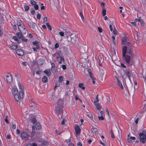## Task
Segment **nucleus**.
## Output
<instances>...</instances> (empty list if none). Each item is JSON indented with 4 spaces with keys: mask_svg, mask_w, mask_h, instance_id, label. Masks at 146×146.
Instances as JSON below:
<instances>
[{
    "mask_svg": "<svg viewBox=\"0 0 146 146\" xmlns=\"http://www.w3.org/2000/svg\"><path fill=\"white\" fill-rule=\"evenodd\" d=\"M18 85L19 89L21 90L19 92L17 88L14 86L12 90V92L13 95L14 96L15 100L18 103L20 104V101L23 98L24 94L23 90H24V88L21 86V83H18Z\"/></svg>",
    "mask_w": 146,
    "mask_h": 146,
    "instance_id": "f257e3e1",
    "label": "nucleus"
},
{
    "mask_svg": "<svg viewBox=\"0 0 146 146\" xmlns=\"http://www.w3.org/2000/svg\"><path fill=\"white\" fill-rule=\"evenodd\" d=\"M122 52L123 57L126 63L129 65L131 66L133 63L132 58L134 56L132 52H125V51Z\"/></svg>",
    "mask_w": 146,
    "mask_h": 146,
    "instance_id": "f03ea898",
    "label": "nucleus"
},
{
    "mask_svg": "<svg viewBox=\"0 0 146 146\" xmlns=\"http://www.w3.org/2000/svg\"><path fill=\"white\" fill-rule=\"evenodd\" d=\"M65 35L68 42H71L73 43H75L77 41L78 39L76 35L72 34L69 31H66Z\"/></svg>",
    "mask_w": 146,
    "mask_h": 146,
    "instance_id": "7ed1b4c3",
    "label": "nucleus"
},
{
    "mask_svg": "<svg viewBox=\"0 0 146 146\" xmlns=\"http://www.w3.org/2000/svg\"><path fill=\"white\" fill-rule=\"evenodd\" d=\"M62 101L59 100L57 102V106L55 107V110L56 112L58 114H62L63 111Z\"/></svg>",
    "mask_w": 146,
    "mask_h": 146,
    "instance_id": "20e7f679",
    "label": "nucleus"
},
{
    "mask_svg": "<svg viewBox=\"0 0 146 146\" xmlns=\"http://www.w3.org/2000/svg\"><path fill=\"white\" fill-rule=\"evenodd\" d=\"M124 45L125 46L123 47L122 52H123V50H125V52H132V44L129 42H127Z\"/></svg>",
    "mask_w": 146,
    "mask_h": 146,
    "instance_id": "39448f33",
    "label": "nucleus"
},
{
    "mask_svg": "<svg viewBox=\"0 0 146 146\" xmlns=\"http://www.w3.org/2000/svg\"><path fill=\"white\" fill-rule=\"evenodd\" d=\"M139 135L140 136V142L142 143H145L146 141V132L145 130H143L142 132L140 133H139Z\"/></svg>",
    "mask_w": 146,
    "mask_h": 146,
    "instance_id": "423d86ee",
    "label": "nucleus"
},
{
    "mask_svg": "<svg viewBox=\"0 0 146 146\" xmlns=\"http://www.w3.org/2000/svg\"><path fill=\"white\" fill-rule=\"evenodd\" d=\"M100 75L103 77L104 75L106 73L105 68L103 66H101L99 68Z\"/></svg>",
    "mask_w": 146,
    "mask_h": 146,
    "instance_id": "0eeeda50",
    "label": "nucleus"
},
{
    "mask_svg": "<svg viewBox=\"0 0 146 146\" xmlns=\"http://www.w3.org/2000/svg\"><path fill=\"white\" fill-rule=\"evenodd\" d=\"M21 136L22 139H24L26 138H29V135L26 132H22L21 134Z\"/></svg>",
    "mask_w": 146,
    "mask_h": 146,
    "instance_id": "6e6552de",
    "label": "nucleus"
},
{
    "mask_svg": "<svg viewBox=\"0 0 146 146\" xmlns=\"http://www.w3.org/2000/svg\"><path fill=\"white\" fill-rule=\"evenodd\" d=\"M75 131L76 134L79 136L80 134L81 129L78 125H76L75 127Z\"/></svg>",
    "mask_w": 146,
    "mask_h": 146,
    "instance_id": "1a4fd4ad",
    "label": "nucleus"
},
{
    "mask_svg": "<svg viewBox=\"0 0 146 146\" xmlns=\"http://www.w3.org/2000/svg\"><path fill=\"white\" fill-rule=\"evenodd\" d=\"M7 82L9 83H11L12 82V77L11 74H9L6 76Z\"/></svg>",
    "mask_w": 146,
    "mask_h": 146,
    "instance_id": "9d476101",
    "label": "nucleus"
},
{
    "mask_svg": "<svg viewBox=\"0 0 146 146\" xmlns=\"http://www.w3.org/2000/svg\"><path fill=\"white\" fill-rule=\"evenodd\" d=\"M52 65L51 67V70L52 72L55 73L57 69L55 68V65L54 63H51Z\"/></svg>",
    "mask_w": 146,
    "mask_h": 146,
    "instance_id": "9b49d317",
    "label": "nucleus"
},
{
    "mask_svg": "<svg viewBox=\"0 0 146 146\" xmlns=\"http://www.w3.org/2000/svg\"><path fill=\"white\" fill-rule=\"evenodd\" d=\"M17 53L19 56H22L24 55V52L20 49H18L16 51Z\"/></svg>",
    "mask_w": 146,
    "mask_h": 146,
    "instance_id": "f8f14e48",
    "label": "nucleus"
},
{
    "mask_svg": "<svg viewBox=\"0 0 146 146\" xmlns=\"http://www.w3.org/2000/svg\"><path fill=\"white\" fill-rule=\"evenodd\" d=\"M127 38L125 36H123L121 38V44L124 45V44L127 42L128 41H127Z\"/></svg>",
    "mask_w": 146,
    "mask_h": 146,
    "instance_id": "ddd939ff",
    "label": "nucleus"
},
{
    "mask_svg": "<svg viewBox=\"0 0 146 146\" xmlns=\"http://www.w3.org/2000/svg\"><path fill=\"white\" fill-rule=\"evenodd\" d=\"M125 73L126 76H127L130 79V77L131 76L130 71L129 70L126 69L125 71Z\"/></svg>",
    "mask_w": 146,
    "mask_h": 146,
    "instance_id": "4468645a",
    "label": "nucleus"
},
{
    "mask_svg": "<svg viewBox=\"0 0 146 146\" xmlns=\"http://www.w3.org/2000/svg\"><path fill=\"white\" fill-rule=\"evenodd\" d=\"M44 72L48 76H50L51 74V73L50 69L45 70L44 71Z\"/></svg>",
    "mask_w": 146,
    "mask_h": 146,
    "instance_id": "2eb2a0df",
    "label": "nucleus"
},
{
    "mask_svg": "<svg viewBox=\"0 0 146 146\" xmlns=\"http://www.w3.org/2000/svg\"><path fill=\"white\" fill-rule=\"evenodd\" d=\"M94 104L96 107V109L98 110H100L102 107L100 106V103H98V102L94 103Z\"/></svg>",
    "mask_w": 146,
    "mask_h": 146,
    "instance_id": "dca6fc26",
    "label": "nucleus"
},
{
    "mask_svg": "<svg viewBox=\"0 0 146 146\" xmlns=\"http://www.w3.org/2000/svg\"><path fill=\"white\" fill-rule=\"evenodd\" d=\"M22 33L20 32H19L16 33V35L17 36V37L21 39H23V36L22 35Z\"/></svg>",
    "mask_w": 146,
    "mask_h": 146,
    "instance_id": "f3484780",
    "label": "nucleus"
},
{
    "mask_svg": "<svg viewBox=\"0 0 146 146\" xmlns=\"http://www.w3.org/2000/svg\"><path fill=\"white\" fill-rule=\"evenodd\" d=\"M117 84L122 89H123V87L122 84L121 82L119 81V79L118 78H117Z\"/></svg>",
    "mask_w": 146,
    "mask_h": 146,
    "instance_id": "a211bd4d",
    "label": "nucleus"
},
{
    "mask_svg": "<svg viewBox=\"0 0 146 146\" xmlns=\"http://www.w3.org/2000/svg\"><path fill=\"white\" fill-rule=\"evenodd\" d=\"M35 126L36 129H39L41 128V126L39 123H36Z\"/></svg>",
    "mask_w": 146,
    "mask_h": 146,
    "instance_id": "6ab92c4d",
    "label": "nucleus"
},
{
    "mask_svg": "<svg viewBox=\"0 0 146 146\" xmlns=\"http://www.w3.org/2000/svg\"><path fill=\"white\" fill-rule=\"evenodd\" d=\"M17 21V25L18 27H19V26H20L21 25L22 26L23 25V24L22 23L20 19H18Z\"/></svg>",
    "mask_w": 146,
    "mask_h": 146,
    "instance_id": "aec40b11",
    "label": "nucleus"
},
{
    "mask_svg": "<svg viewBox=\"0 0 146 146\" xmlns=\"http://www.w3.org/2000/svg\"><path fill=\"white\" fill-rule=\"evenodd\" d=\"M42 82L44 83H46L48 81L47 78L46 76H44L42 78Z\"/></svg>",
    "mask_w": 146,
    "mask_h": 146,
    "instance_id": "412c9836",
    "label": "nucleus"
},
{
    "mask_svg": "<svg viewBox=\"0 0 146 146\" xmlns=\"http://www.w3.org/2000/svg\"><path fill=\"white\" fill-rule=\"evenodd\" d=\"M88 73L90 74V77H91L92 80H93V77L92 76L93 74L91 72V69H88Z\"/></svg>",
    "mask_w": 146,
    "mask_h": 146,
    "instance_id": "4be33fe9",
    "label": "nucleus"
},
{
    "mask_svg": "<svg viewBox=\"0 0 146 146\" xmlns=\"http://www.w3.org/2000/svg\"><path fill=\"white\" fill-rule=\"evenodd\" d=\"M18 28L19 29V30L20 31H21V29L22 30H23L25 31V26L24 25H21L20 26H19V27H18Z\"/></svg>",
    "mask_w": 146,
    "mask_h": 146,
    "instance_id": "5701e85b",
    "label": "nucleus"
},
{
    "mask_svg": "<svg viewBox=\"0 0 146 146\" xmlns=\"http://www.w3.org/2000/svg\"><path fill=\"white\" fill-rule=\"evenodd\" d=\"M91 131L93 133H96L98 132V129L97 128H93L91 129Z\"/></svg>",
    "mask_w": 146,
    "mask_h": 146,
    "instance_id": "b1692460",
    "label": "nucleus"
},
{
    "mask_svg": "<svg viewBox=\"0 0 146 146\" xmlns=\"http://www.w3.org/2000/svg\"><path fill=\"white\" fill-rule=\"evenodd\" d=\"M116 136H117V137L120 138L121 137V132L120 133L119 131V130H117V132L116 134Z\"/></svg>",
    "mask_w": 146,
    "mask_h": 146,
    "instance_id": "393cba45",
    "label": "nucleus"
},
{
    "mask_svg": "<svg viewBox=\"0 0 146 146\" xmlns=\"http://www.w3.org/2000/svg\"><path fill=\"white\" fill-rule=\"evenodd\" d=\"M33 128H34L33 126L32 127L33 130L31 134V137H33L35 133V130L34 128L33 129Z\"/></svg>",
    "mask_w": 146,
    "mask_h": 146,
    "instance_id": "a878e982",
    "label": "nucleus"
},
{
    "mask_svg": "<svg viewBox=\"0 0 146 146\" xmlns=\"http://www.w3.org/2000/svg\"><path fill=\"white\" fill-rule=\"evenodd\" d=\"M29 26L32 28H35V25L33 22H29Z\"/></svg>",
    "mask_w": 146,
    "mask_h": 146,
    "instance_id": "bb28decb",
    "label": "nucleus"
},
{
    "mask_svg": "<svg viewBox=\"0 0 146 146\" xmlns=\"http://www.w3.org/2000/svg\"><path fill=\"white\" fill-rule=\"evenodd\" d=\"M83 83H79L78 85V86L82 90H84L85 89L84 87L83 86Z\"/></svg>",
    "mask_w": 146,
    "mask_h": 146,
    "instance_id": "cd10ccee",
    "label": "nucleus"
},
{
    "mask_svg": "<svg viewBox=\"0 0 146 146\" xmlns=\"http://www.w3.org/2000/svg\"><path fill=\"white\" fill-rule=\"evenodd\" d=\"M11 47L13 49H15L17 48V45H11Z\"/></svg>",
    "mask_w": 146,
    "mask_h": 146,
    "instance_id": "c85d7f7f",
    "label": "nucleus"
},
{
    "mask_svg": "<svg viewBox=\"0 0 146 146\" xmlns=\"http://www.w3.org/2000/svg\"><path fill=\"white\" fill-rule=\"evenodd\" d=\"M46 24L47 27L48 28L49 30L50 31L52 30V29L51 27L49 25V23H46Z\"/></svg>",
    "mask_w": 146,
    "mask_h": 146,
    "instance_id": "c756f323",
    "label": "nucleus"
},
{
    "mask_svg": "<svg viewBox=\"0 0 146 146\" xmlns=\"http://www.w3.org/2000/svg\"><path fill=\"white\" fill-rule=\"evenodd\" d=\"M36 3V2L33 0L31 1V3L33 6L35 5Z\"/></svg>",
    "mask_w": 146,
    "mask_h": 146,
    "instance_id": "7c9ffc66",
    "label": "nucleus"
},
{
    "mask_svg": "<svg viewBox=\"0 0 146 146\" xmlns=\"http://www.w3.org/2000/svg\"><path fill=\"white\" fill-rule=\"evenodd\" d=\"M98 95H97L96 96V101H94V103H95H95H97L99 101V100L98 99Z\"/></svg>",
    "mask_w": 146,
    "mask_h": 146,
    "instance_id": "2f4dec72",
    "label": "nucleus"
},
{
    "mask_svg": "<svg viewBox=\"0 0 146 146\" xmlns=\"http://www.w3.org/2000/svg\"><path fill=\"white\" fill-rule=\"evenodd\" d=\"M135 89L134 87H133L132 86H131V87L129 88V90L131 92L133 91Z\"/></svg>",
    "mask_w": 146,
    "mask_h": 146,
    "instance_id": "473e14b6",
    "label": "nucleus"
},
{
    "mask_svg": "<svg viewBox=\"0 0 146 146\" xmlns=\"http://www.w3.org/2000/svg\"><path fill=\"white\" fill-rule=\"evenodd\" d=\"M102 14L103 16H104L106 14V11L105 9H103V10L102 11Z\"/></svg>",
    "mask_w": 146,
    "mask_h": 146,
    "instance_id": "72a5a7b5",
    "label": "nucleus"
},
{
    "mask_svg": "<svg viewBox=\"0 0 146 146\" xmlns=\"http://www.w3.org/2000/svg\"><path fill=\"white\" fill-rule=\"evenodd\" d=\"M21 31H20V32L21 33L24 34H26L27 33V31L26 30L25 28V31L21 29Z\"/></svg>",
    "mask_w": 146,
    "mask_h": 146,
    "instance_id": "f704fd0d",
    "label": "nucleus"
},
{
    "mask_svg": "<svg viewBox=\"0 0 146 146\" xmlns=\"http://www.w3.org/2000/svg\"><path fill=\"white\" fill-rule=\"evenodd\" d=\"M25 11H27L29 9V7L27 5H25L24 7Z\"/></svg>",
    "mask_w": 146,
    "mask_h": 146,
    "instance_id": "c9c22d12",
    "label": "nucleus"
},
{
    "mask_svg": "<svg viewBox=\"0 0 146 146\" xmlns=\"http://www.w3.org/2000/svg\"><path fill=\"white\" fill-rule=\"evenodd\" d=\"M60 83L58 82H56L55 84V86L54 88V90L55 88L59 86H60Z\"/></svg>",
    "mask_w": 146,
    "mask_h": 146,
    "instance_id": "e433bc0d",
    "label": "nucleus"
},
{
    "mask_svg": "<svg viewBox=\"0 0 146 146\" xmlns=\"http://www.w3.org/2000/svg\"><path fill=\"white\" fill-rule=\"evenodd\" d=\"M35 9L36 10H37L38 9V6L37 5H36V4L35 5H33Z\"/></svg>",
    "mask_w": 146,
    "mask_h": 146,
    "instance_id": "4c0bfd02",
    "label": "nucleus"
},
{
    "mask_svg": "<svg viewBox=\"0 0 146 146\" xmlns=\"http://www.w3.org/2000/svg\"><path fill=\"white\" fill-rule=\"evenodd\" d=\"M59 81L60 82H61L63 80V78L62 76H60L59 77Z\"/></svg>",
    "mask_w": 146,
    "mask_h": 146,
    "instance_id": "58836bf2",
    "label": "nucleus"
},
{
    "mask_svg": "<svg viewBox=\"0 0 146 146\" xmlns=\"http://www.w3.org/2000/svg\"><path fill=\"white\" fill-rule=\"evenodd\" d=\"M98 118L99 120H103L104 119V118L102 115H101V116H98Z\"/></svg>",
    "mask_w": 146,
    "mask_h": 146,
    "instance_id": "ea45409f",
    "label": "nucleus"
},
{
    "mask_svg": "<svg viewBox=\"0 0 146 146\" xmlns=\"http://www.w3.org/2000/svg\"><path fill=\"white\" fill-rule=\"evenodd\" d=\"M131 23L132 25L133 26H134L136 27H137V28L138 29L137 27V26L136 23L135 22H131Z\"/></svg>",
    "mask_w": 146,
    "mask_h": 146,
    "instance_id": "a19ab883",
    "label": "nucleus"
},
{
    "mask_svg": "<svg viewBox=\"0 0 146 146\" xmlns=\"http://www.w3.org/2000/svg\"><path fill=\"white\" fill-rule=\"evenodd\" d=\"M36 121V119L35 118H33L31 120V122L33 123H34Z\"/></svg>",
    "mask_w": 146,
    "mask_h": 146,
    "instance_id": "79ce46f5",
    "label": "nucleus"
},
{
    "mask_svg": "<svg viewBox=\"0 0 146 146\" xmlns=\"http://www.w3.org/2000/svg\"><path fill=\"white\" fill-rule=\"evenodd\" d=\"M87 116L89 117L90 118H91L92 117V118L93 117V116H92V114L90 113H88Z\"/></svg>",
    "mask_w": 146,
    "mask_h": 146,
    "instance_id": "37998d69",
    "label": "nucleus"
},
{
    "mask_svg": "<svg viewBox=\"0 0 146 146\" xmlns=\"http://www.w3.org/2000/svg\"><path fill=\"white\" fill-rule=\"evenodd\" d=\"M80 16L81 17L82 20L83 21L84 20V18L83 15H82V13L81 12H80Z\"/></svg>",
    "mask_w": 146,
    "mask_h": 146,
    "instance_id": "c03bdc74",
    "label": "nucleus"
},
{
    "mask_svg": "<svg viewBox=\"0 0 146 146\" xmlns=\"http://www.w3.org/2000/svg\"><path fill=\"white\" fill-rule=\"evenodd\" d=\"M33 44L35 46H36L37 45H38V42L36 41H34L33 42Z\"/></svg>",
    "mask_w": 146,
    "mask_h": 146,
    "instance_id": "a18cd8bd",
    "label": "nucleus"
},
{
    "mask_svg": "<svg viewBox=\"0 0 146 146\" xmlns=\"http://www.w3.org/2000/svg\"><path fill=\"white\" fill-rule=\"evenodd\" d=\"M113 33L115 34H117V31L115 29H114L113 31Z\"/></svg>",
    "mask_w": 146,
    "mask_h": 146,
    "instance_id": "49530a36",
    "label": "nucleus"
},
{
    "mask_svg": "<svg viewBox=\"0 0 146 146\" xmlns=\"http://www.w3.org/2000/svg\"><path fill=\"white\" fill-rule=\"evenodd\" d=\"M111 137L113 138H115V136L113 134V133L112 130L111 131Z\"/></svg>",
    "mask_w": 146,
    "mask_h": 146,
    "instance_id": "de8ad7c7",
    "label": "nucleus"
},
{
    "mask_svg": "<svg viewBox=\"0 0 146 146\" xmlns=\"http://www.w3.org/2000/svg\"><path fill=\"white\" fill-rule=\"evenodd\" d=\"M59 34L62 36H64V33L63 32H60L59 33Z\"/></svg>",
    "mask_w": 146,
    "mask_h": 146,
    "instance_id": "09e8293b",
    "label": "nucleus"
},
{
    "mask_svg": "<svg viewBox=\"0 0 146 146\" xmlns=\"http://www.w3.org/2000/svg\"><path fill=\"white\" fill-rule=\"evenodd\" d=\"M105 6V3H101V6L103 9H104Z\"/></svg>",
    "mask_w": 146,
    "mask_h": 146,
    "instance_id": "8fccbe9b",
    "label": "nucleus"
},
{
    "mask_svg": "<svg viewBox=\"0 0 146 146\" xmlns=\"http://www.w3.org/2000/svg\"><path fill=\"white\" fill-rule=\"evenodd\" d=\"M59 47V45L58 43H56L55 45V48L56 49Z\"/></svg>",
    "mask_w": 146,
    "mask_h": 146,
    "instance_id": "3c124183",
    "label": "nucleus"
},
{
    "mask_svg": "<svg viewBox=\"0 0 146 146\" xmlns=\"http://www.w3.org/2000/svg\"><path fill=\"white\" fill-rule=\"evenodd\" d=\"M98 29L100 33H101L102 32V29L101 28L98 27Z\"/></svg>",
    "mask_w": 146,
    "mask_h": 146,
    "instance_id": "603ef678",
    "label": "nucleus"
},
{
    "mask_svg": "<svg viewBox=\"0 0 146 146\" xmlns=\"http://www.w3.org/2000/svg\"><path fill=\"white\" fill-rule=\"evenodd\" d=\"M31 13L32 14V15H34L35 14V10H34L33 9H31Z\"/></svg>",
    "mask_w": 146,
    "mask_h": 146,
    "instance_id": "864d4df0",
    "label": "nucleus"
},
{
    "mask_svg": "<svg viewBox=\"0 0 146 146\" xmlns=\"http://www.w3.org/2000/svg\"><path fill=\"white\" fill-rule=\"evenodd\" d=\"M37 19H40V14H38L36 16Z\"/></svg>",
    "mask_w": 146,
    "mask_h": 146,
    "instance_id": "5fc2aeb1",
    "label": "nucleus"
},
{
    "mask_svg": "<svg viewBox=\"0 0 146 146\" xmlns=\"http://www.w3.org/2000/svg\"><path fill=\"white\" fill-rule=\"evenodd\" d=\"M13 38L15 41H17L18 40V38H17V36H14L13 37Z\"/></svg>",
    "mask_w": 146,
    "mask_h": 146,
    "instance_id": "6e6d98bb",
    "label": "nucleus"
},
{
    "mask_svg": "<svg viewBox=\"0 0 146 146\" xmlns=\"http://www.w3.org/2000/svg\"><path fill=\"white\" fill-rule=\"evenodd\" d=\"M127 141L128 143H131L132 142L130 138H127Z\"/></svg>",
    "mask_w": 146,
    "mask_h": 146,
    "instance_id": "4d7b16f0",
    "label": "nucleus"
},
{
    "mask_svg": "<svg viewBox=\"0 0 146 146\" xmlns=\"http://www.w3.org/2000/svg\"><path fill=\"white\" fill-rule=\"evenodd\" d=\"M77 146H82V143L80 142H78L77 144Z\"/></svg>",
    "mask_w": 146,
    "mask_h": 146,
    "instance_id": "13d9d810",
    "label": "nucleus"
},
{
    "mask_svg": "<svg viewBox=\"0 0 146 146\" xmlns=\"http://www.w3.org/2000/svg\"><path fill=\"white\" fill-rule=\"evenodd\" d=\"M13 29L15 30H16L17 29V26H16V25H14L13 26Z\"/></svg>",
    "mask_w": 146,
    "mask_h": 146,
    "instance_id": "bf43d9fd",
    "label": "nucleus"
},
{
    "mask_svg": "<svg viewBox=\"0 0 146 146\" xmlns=\"http://www.w3.org/2000/svg\"><path fill=\"white\" fill-rule=\"evenodd\" d=\"M23 64L24 66H26L27 64V62H23L22 63Z\"/></svg>",
    "mask_w": 146,
    "mask_h": 146,
    "instance_id": "052dcab7",
    "label": "nucleus"
},
{
    "mask_svg": "<svg viewBox=\"0 0 146 146\" xmlns=\"http://www.w3.org/2000/svg\"><path fill=\"white\" fill-rule=\"evenodd\" d=\"M22 39V40L23 41H24L25 42H27V41H28V40L27 39H25L24 38V37H23V39Z\"/></svg>",
    "mask_w": 146,
    "mask_h": 146,
    "instance_id": "680f3d73",
    "label": "nucleus"
},
{
    "mask_svg": "<svg viewBox=\"0 0 146 146\" xmlns=\"http://www.w3.org/2000/svg\"><path fill=\"white\" fill-rule=\"evenodd\" d=\"M60 60L61 61H64V58L63 56H60Z\"/></svg>",
    "mask_w": 146,
    "mask_h": 146,
    "instance_id": "e2e57ef3",
    "label": "nucleus"
},
{
    "mask_svg": "<svg viewBox=\"0 0 146 146\" xmlns=\"http://www.w3.org/2000/svg\"><path fill=\"white\" fill-rule=\"evenodd\" d=\"M62 67L63 69L65 70L66 69V66L65 65H62Z\"/></svg>",
    "mask_w": 146,
    "mask_h": 146,
    "instance_id": "0e129e2a",
    "label": "nucleus"
},
{
    "mask_svg": "<svg viewBox=\"0 0 146 146\" xmlns=\"http://www.w3.org/2000/svg\"><path fill=\"white\" fill-rule=\"evenodd\" d=\"M139 22L142 24H143L144 23V21L141 19L139 20Z\"/></svg>",
    "mask_w": 146,
    "mask_h": 146,
    "instance_id": "69168bd1",
    "label": "nucleus"
},
{
    "mask_svg": "<svg viewBox=\"0 0 146 146\" xmlns=\"http://www.w3.org/2000/svg\"><path fill=\"white\" fill-rule=\"evenodd\" d=\"M48 144V142H47L46 141H44L43 142V144L44 145H47Z\"/></svg>",
    "mask_w": 146,
    "mask_h": 146,
    "instance_id": "338daca9",
    "label": "nucleus"
},
{
    "mask_svg": "<svg viewBox=\"0 0 146 146\" xmlns=\"http://www.w3.org/2000/svg\"><path fill=\"white\" fill-rule=\"evenodd\" d=\"M30 146H37V145L35 143H33L32 144L30 145Z\"/></svg>",
    "mask_w": 146,
    "mask_h": 146,
    "instance_id": "774afa93",
    "label": "nucleus"
}]
</instances>
